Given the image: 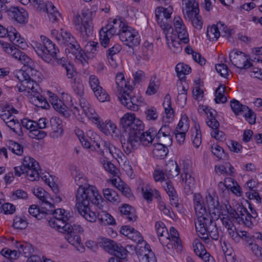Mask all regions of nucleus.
I'll use <instances>...</instances> for the list:
<instances>
[{"label":"nucleus","instance_id":"f257e3e1","mask_svg":"<svg viewBox=\"0 0 262 262\" xmlns=\"http://www.w3.org/2000/svg\"><path fill=\"white\" fill-rule=\"evenodd\" d=\"M71 215L63 209H57L54 212V218L51 219L49 222V226L55 228L60 232L66 233L64 238L67 241L74 246L76 249L82 252L84 248L82 245L81 238L76 231L70 230L71 225L68 223L70 221Z\"/></svg>","mask_w":262,"mask_h":262},{"label":"nucleus","instance_id":"f03ea898","mask_svg":"<svg viewBox=\"0 0 262 262\" xmlns=\"http://www.w3.org/2000/svg\"><path fill=\"white\" fill-rule=\"evenodd\" d=\"M76 201L77 210L81 211L93 205L102 210V203H104L97 188L93 185H86L85 187L78 188L76 194Z\"/></svg>","mask_w":262,"mask_h":262},{"label":"nucleus","instance_id":"7ed1b4c3","mask_svg":"<svg viewBox=\"0 0 262 262\" xmlns=\"http://www.w3.org/2000/svg\"><path fill=\"white\" fill-rule=\"evenodd\" d=\"M52 104L56 111L66 118L70 117V112L77 117V115H81V112L82 114L83 113L89 119H92V121L98 116L90 103L83 97L79 99L80 108L73 105L68 107L60 100L57 99H53Z\"/></svg>","mask_w":262,"mask_h":262},{"label":"nucleus","instance_id":"20e7f679","mask_svg":"<svg viewBox=\"0 0 262 262\" xmlns=\"http://www.w3.org/2000/svg\"><path fill=\"white\" fill-rule=\"evenodd\" d=\"M40 39L42 44L36 42L33 46L37 55L47 63H52L53 58L58 64L66 66V58L59 56V50L55 44L45 36L41 35Z\"/></svg>","mask_w":262,"mask_h":262},{"label":"nucleus","instance_id":"39448f33","mask_svg":"<svg viewBox=\"0 0 262 262\" xmlns=\"http://www.w3.org/2000/svg\"><path fill=\"white\" fill-rule=\"evenodd\" d=\"M215 220L208 215L195 221L196 231L206 243L209 240V237L215 241L219 238V232Z\"/></svg>","mask_w":262,"mask_h":262},{"label":"nucleus","instance_id":"423d86ee","mask_svg":"<svg viewBox=\"0 0 262 262\" xmlns=\"http://www.w3.org/2000/svg\"><path fill=\"white\" fill-rule=\"evenodd\" d=\"M73 23L80 33L83 40H87L92 34V20L88 12L83 11L81 17L79 15H75L73 18Z\"/></svg>","mask_w":262,"mask_h":262},{"label":"nucleus","instance_id":"0eeeda50","mask_svg":"<svg viewBox=\"0 0 262 262\" xmlns=\"http://www.w3.org/2000/svg\"><path fill=\"white\" fill-rule=\"evenodd\" d=\"M132 90L133 86H129L127 90H124L123 93L118 96V98L121 103L128 109L137 111L142 105L144 99L140 95H131L130 93Z\"/></svg>","mask_w":262,"mask_h":262},{"label":"nucleus","instance_id":"6e6552de","mask_svg":"<svg viewBox=\"0 0 262 262\" xmlns=\"http://www.w3.org/2000/svg\"><path fill=\"white\" fill-rule=\"evenodd\" d=\"M123 25H126L120 19H114V20L108 24L104 28H102L99 32L100 40L102 46L106 47L110 42V39L116 33L118 28L119 32L121 30Z\"/></svg>","mask_w":262,"mask_h":262},{"label":"nucleus","instance_id":"1a4fd4ad","mask_svg":"<svg viewBox=\"0 0 262 262\" xmlns=\"http://www.w3.org/2000/svg\"><path fill=\"white\" fill-rule=\"evenodd\" d=\"M173 12V7L168 6L167 8L159 7L155 10V16L156 20L163 30L164 33L172 32L171 25L169 23L168 20L170 19Z\"/></svg>","mask_w":262,"mask_h":262},{"label":"nucleus","instance_id":"9d476101","mask_svg":"<svg viewBox=\"0 0 262 262\" xmlns=\"http://www.w3.org/2000/svg\"><path fill=\"white\" fill-rule=\"evenodd\" d=\"M119 35L120 40L130 48L140 44L141 39L138 32L126 25H123Z\"/></svg>","mask_w":262,"mask_h":262},{"label":"nucleus","instance_id":"9b49d317","mask_svg":"<svg viewBox=\"0 0 262 262\" xmlns=\"http://www.w3.org/2000/svg\"><path fill=\"white\" fill-rule=\"evenodd\" d=\"M205 204L208 208L209 216L214 219H218L221 213L222 206L219 204L218 196L214 191L207 192L205 198Z\"/></svg>","mask_w":262,"mask_h":262},{"label":"nucleus","instance_id":"f8f14e48","mask_svg":"<svg viewBox=\"0 0 262 262\" xmlns=\"http://www.w3.org/2000/svg\"><path fill=\"white\" fill-rule=\"evenodd\" d=\"M22 165L26 169V176L31 181L39 179L40 170L39 163L31 157H25L22 162Z\"/></svg>","mask_w":262,"mask_h":262},{"label":"nucleus","instance_id":"ddd939ff","mask_svg":"<svg viewBox=\"0 0 262 262\" xmlns=\"http://www.w3.org/2000/svg\"><path fill=\"white\" fill-rule=\"evenodd\" d=\"M88 82L91 90L99 101L103 102L110 100L109 95L100 85L99 79L96 75H90Z\"/></svg>","mask_w":262,"mask_h":262},{"label":"nucleus","instance_id":"4468645a","mask_svg":"<svg viewBox=\"0 0 262 262\" xmlns=\"http://www.w3.org/2000/svg\"><path fill=\"white\" fill-rule=\"evenodd\" d=\"M140 133L128 132L127 140H121L124 151L126 155L133 152L141 144Z\"/></svg>","mask_w":262,"mask_h":262},{"label":"nucleus","instance_id":"2eb2a0df","mask_svg":"<svg viewBox=\"0 0 262 262\" xmlns=\"http://www.w3.org/2000/svg\"><path fill=\"white\" fill-rule=\"evenodd\" d=\"M229 58L231 62L237 68L246 69L252 66L246 54L237 50H234L229 53Z\"/></svg>","mask_w":262,"mask_h":262},{"label":"nucleus","instance_id":"dca6fc26","mask_svg":"<svg viewBox=\"0 0 262 262\" xmlns=\"http://www.w3.org/2000/svg\"><path fill=\"white\" fill-rule=\"evenodd\" d=\"M61 40L59 42L61 44L67 46L66 51H69V52L77 53L80 49V46L78 43L75 37L72 34L63 29L60 30Z\"/></svg>","mask_w":262,"mask_h":262},{"label":"nucleus","instance_id":"f3484780","mask_svg":"<svg viewBox=\"0 0 262 262\" xmlns=\"http://www.w3.org/2000/svg\"><path fill=\"white\" fill-rule=\"evenodd\" d=\"M3 48L5 52L10 54L14 59L18 60L24 66H28L31 62V58L25 53L21 52L17 46L6 43L3 47Z\"/></svg>","mask_w":262,"mask_h":262},{"label":"nucleus","instance_id":"a211bd4d","mask_svg":"<svg viewBox=\"0 0 262 262\" xmlns=\"http://www.w3.org/2000/svg\"><path fill=\"white\" fill-rule=\"evenodd\" d=\"M189 128V119L186 115H183L174 131L176 139L180 145L184 143L186 133L188 132Z\"/></svg>","mask_w":262,"mask_h":262},{"label":"nucleus","instance_id":"6ab92c4d","mask_svg":"<svg viewBox=\"0 0 262 262\" xmlns=\"http://www.w3.org/2000/svg\"><path fill=\"white\" fill-rule=\"evenodd\" d=\"M120 232L121 234L137 243L138 246L139 244L143 245V246H141L140 247L141 248L145 247V244H147L146 242L144 241L140 233L130 226H123L120 230Z\"/></svg>","mask_w":262,"mask_h":262},{"label":"nucleus","instance_id":"aec40b11","mask_svg":"<svg viewBox=\"0 0 262 262\" xmlns=\"http://www.w3.org/2000/svg\"><path fill=\"white\" fill-rule=\"evenodd\" d=\"M8 15L15 21L20 24H26L28 22V14L23 8L11 6L7 10Z\"/></svg>","mask_w":262,"mask_h":262},{"label":"nucleus","instance_id":"412c9836","mask_svg":"<svg viewBox=\"0 0 262 262\" xmlns=\"http://www.w3.org/2000/svg\"><path fill=\"white\" fill-rule=\"evenodd\" d=\"M100 130L104 134L113 135L115 134L117 129L116 125L110 120H106L103 122L98 115L93 121Z\"/></svg>","mask_w":262,"mask_h":262},{"label":"nucleus","instance_id":"4be33fe9","mask_svg":"<svg viewBox=\"0 0 262 262\" xmlns=\"http://www.w3.org/2000/svg\"><path fill=\"white\" fill-rule=\"evenodd\" d=\"M193 204L197 219L209 215L202 196L200 193H195L193 195Z\"/></svg>","mask_w":262,"mask_h":262},{"label":"nucleus","instance_id":"5701e85b","mask_svg":"<svg viewBox=\"0 0 262 262\" xmlns=\"http://www.w3.org/2000/svg\"><path fill=\"white\" fill-rule=\"evenodd\" d=\"M50 125L52 132L50 137L53 139H57L62 136L63 129L62 121L57 117H52L50 120Z\"/></svg>","mask_w":262,"mask_h":262},{"label":"nucleus","instance_id":"b1692460","mask_svg":"<svg viewBox=\"0 0 262 262\" xmlns=\"http://www.w3.org/2000/svg\"><path fill=\"white\" fill-rule=\"evenodd\" d=\"M18 91L20 92H27L28 94L31 96L35 92L40 91V86L36 81L31 78H29L27 81L24 82V83L17 84Z\"/></svg>","mask_w":262,"mask_h":262},{"label":"nucleus","instance_id":"393cba45","mask_svg":"<svg viewBox=\"0 0 262 262\" xmlns=\"http://www.w3.org/2000/svg\"><path fill=\"white\" fill-rule=\"evenodd\" d=\"M10 40L13 44V46H17L19 49H26L27 47V44L23 38H21L18 33L14 28H11L10 31L8 30V33L6 35Z\"/></svg>","mask_w":262,"mask_h":262},{"label":"nucleus","instance_id":"a878e982","mask_svg":"<svg viewBox=\"0 0 262 262\" xmlns=\"http://www.w3.org/2000/svg\"><path fill=\"white\" fill-rule=\"evenodd\" d=\"M56 210H54L52 208H50V209H45L43 207L39 209L36 205H32L29 207L28 212L32 216L36 217L38 220H41L45 217L47 214H53L54 216V212Z\"/></svg>","mask_w":262,"mask_h":262},{"label":"nucleus","instance_id":"bb28decb","mask_svg":"<svg viewBox=\"0 0 262 262\" xmlns=\"http://www.w3.org/2000/svg\"><path fill=\"white\" fill-rule=\"evenodd\" d=\"M202 108L207 115V119L206 120L207 125L212 129H216L219 127L220 123L215 117L216 112L209 106H202Z\"/></svg>","mask_w":262,"mask_h":262},{"label":"nucleus","instance_id":"cd10ccee","mask_svg":"<svg viewBox=\"0 0 262 262\" xmlns=\"http://www.w3.org/2000/svg\"><path fill=\"white\" fill-rule=\"evenodd\" d=\"M186 19L191 21L192 26L196 29L200 30L203 26V21L201 16L199 15V9L190 11L189 13H183Z\"/></svg>","mask_w":262,"mask_h":262},{"label":"nucleus","instance_id":"c85d7f7f","mask_svg":"<svg viewBox=\"0 0 262 262\" xmlns=\"http://www.w3.org/2000/svg\"><path fill=\"white\" fill-rule=\"evenodd\" d=\"M41 89L40 91L35 92L32 95L30 99V101L35 106L41 107L42 108H48L49 104L47 101L46 98L41 95Z\"/></svg>","mask_w":262,"mask_h":262},{"label":"nucleus","instance_id":"c756f323","mask_svg":"<svg viewBox=\"0 0 262 262\" xmlns=\"http://www.w3.org/2000/svg\"><path fill=\"white\" fill-rule=\"evenodd\" d=\"M136 119L134 113H126L120 119V125L125 132H128Z\"/></svg>","mask_w":262,"mask_h":262},{"label":"nucleus","instance_id":"7c9ffc66","mask_svg":"<svg viewBox=\"0 0 262 262\" xmlns=\"http://www.w3.org/2000/svg\"><path fill=\"white\" fill-rule=\"evenodd\" d=\"M119 211L122 215L129 221L136 220L137 215L135 209L131 206L124 204L119 207Z\"/></svg>","mask_w":262,"mask_h":262},{"label":"nucleus","instance_id":"2f4dec72","mask_svg":"<svg viewBox=\"0 0 262 262\" xmlns=\"http://www.w3.org/2000/svg\"><path fill=\"white\" fill-rule=\"evenodd\" d=\"M169 32L164 33L165 35V38L166 39L167 43L169 47L174 52H179L182 51V47L181 46L180 41L179 39H176L175 37L173 36L172 34L169 35Z\"/></svg>","mask_w":262,"mask_h":262},{"label":"nucleus","instance_id":"473e14b6","mask_svg":"<svg viewBox=\"0 0 262 262\" xmlns=\"http://www.w3.org/2000/svg\"><path fill=\"white\" fill-rule=\"evenodd\" d=\"M45 10L48 13L50 21L53 23L57 21L60 14L52 2H47L46 4L45 3V9L42 11H45Z\"/></svg>","mask_w":262,"mask_h":262},{"label":"nucleus","instance_id":"72a5a7b5","mask_svg":"<svg viewBox=\"0 0 262 262\" xmlns=\"http://www.w3.org/2000/svg\"><path fill=\"white\" fill-rule=\"evenodd\" d=\"M156 134V133H154L152 129H149L148 131L145 132L143 131L140 137L141 144L144 146H148L151 145Z\"/></svg>","mask_w":262,"mask_h":262},{"label":"nucleus","instance_id":"f704fd0d","mask_svg":"<svg viewBox=\"0 0 262 262\" xmlns=\"http://www.w3.org/2000/svg\"><path fill=\"white\" fill-rule=\"evenodd\" d=\"M165 172L168 178H173L180 173V168L177 162L171 161L166 164Z\"/></svg>","mask_w":262,"mask_h":262},{"label":"nucleus","instance_id":"c9c22d12","mask_svg":"<svg viewBox=\"0 0 262 262\" xmlns=\"http://www.w3.org/2000/svg\"><path fill=\"white\" fill-rule=\"evenodd\" d=\"M99 44L97 42L89 41L84 46V52L89 58H93L98 52Z\"/></svg>","mask_w":262,"mask_h":262},{"label":"nucleus","instance_id":"e433bc0d","mask_svg":"<svg viewBox=\"0 0 262 262\" xmlns=\"http://www.w3.org/2000/svg\"><path fill=\"white\" fill-rule=\"evenodd\" d=\"M33 193L42 202V203L49 206L50 208H54V206L52 203L48 200L49 195L48 193L42 188L38 187L36 189H34L33 190Z\"/></svg>","mask_w":262,"mask_h":262},{"label":"nucleus","instance_id":"4c0bfd02","mask_svg":"<svg viewBox=\"0 0 262 262\" xmlns=\"http://www.w3.org/2000/svg\"><path fill=\"white\" fill-rule=\"evenodd\" d=\"M152 153L155 157L159 159H164L168 152L167 147L163 144L157 143L154 145Z\"/></svg>","mask_w":262,"mask_h":262},{"label":"nucleus","instance_id":"58836bf2","mask_svg":"<svg viewBox=\"0 0 262 262\" xmlns=\"http://www.w3.org/2000/svg\"><path fill=\"white\" fill-rule=\"evenodd\" d=\"M116 244L114 241L106 238H101L98 243L100 247L110 254L114 251V248Z\"/></svg>","mask_w":262,"mask_h":262},{"label":"nucleus","instance_id":"ea45409f","mask_svg":"<svg viewBox=\"0 0 262 262\" xmlns=\"http://www.w3.org/2000/svg\"><path fill=\"white\" fill-rule=\"evenodd\" d=\"M71 86L74 93L80 98L83 97L84 91V85L80 78H74L71 82Z\"/></svg>","mask_w":262,"mask_h":262},{"label":"nucleus","instance_id":"a19ab883","mask_svg":"<svg viewBox=\"0 0 262 262\" xmlns=\"http://www.w3.org/2000/svg\"><path fill=\"white\" fill-rule=\"evenodd\" d=\"M143 248L144 253L140 258L141 262H157L155 254L150 249V246L145 244V247Z\"/></svg>","mask_w":262,"mask_h":262},{"label":"nucleus","instance_id":"79ce46f5","mask_svg":"<svg viewBox=\"0 0 262 262\" xmlns=\"http://www.w3.org/2000/svg\"><path fill=\"white\" fill-rule=\"evenodd\" d=\"M143 198L148 202H151L152 197L155 196L156 198L160 196V192L157 189L152 190L149 186H146L141 189Z\"/></svg>","mask_w":262,"mask_h":262},{"label":"nucleus","instance_id":"37998d69","mask_svg":"<svg viewBox=\"0 0 262 262\" xmlns=\"http://www.w3.org/2000/svg\"><path fill=\"white\" fill-rule=\"evenodd\" d=\"M163 105L165 109L166 117L169 120L172 119L174 116V111L171 107V97L169 94H167L165 96ZM168 121L170 122V120Z\"/></svg>","mask_w":262,"mask_h":262},{"label":"nucleus","instance_id":"c03bdc74","mask_svg":"<svg viewBox=\"0 0 262 262\" xmlns=\"http://www.w3.org/2000/svg\"><path fill=\"white\" fill-rule=\"evenodd\" d=\"M199 9V4L195 0H182L183 13Z\"/></svg>","mask_w":262,"mask_h":262},{"label":"nucleus","instance_id":"a18cd8bd","mask_svg":"<svg viewBox=\"0 0 262 262\" xmlns=\"http://www.w3.org/2000/svg\"><path fill=\"white\" fill-rule=\"evenodd\" d=\"M97 218L99 222L104 225H114L115 220L113 217L106 211H100L98 212Z\"/></svg>","mask_w":262,"mask_h":262},{"label":"nucleus","instance_id":"49530a36","mask_svg":"<svg viewBox=\"0 0 262 262\" xmlns=\"http://www.w3.org/2000/svg\"><path fill=\"white\" fill-rule=\"evenodd\" d=\"M116 84L117 86L118 91L119 92V94L121 95L123 93L124 90H127L130 85L127 84L126 81L124 79V76L123 73H118L116 76Z\"/></svg>","mask_w":262,"mask_h":262},{"label":"nucleus","instance_id":"de8ad7c7","mask_svg":"<svg viewBox=\"0 0 262 262\" xmlns=\"http://www.w3.org/2000/svg\"><path fill=\"white\" fill-rule=\"evenodd\" d=\"M15 247L20 252V253L23 252L24 256L26 257H29L32 255L33 252V248L31 245L28 243H20L19 242H16Z\"/></svg>","mask_w":262,"mask_h":262},{"label":"nucleus","instance_id":"09e8293b","mask_svg":"<svg viewBox=\"0 0 262 262\" xmlns=\"http://www.w3.org/2000/svg\"><path fill=\"white\" fill-rule=\"evenodd\" d=\"M111 145L112 143L107 141H103L101 143L96 144L99 152L103 157L102 159H108Z\"/></svg>","mask_w":262,"mask_h":262},{"label":"nucleus","instance_id":"8fccbe9b","mask_svg":"<svg viewBox=\"0 0 262 262\" xmlns=\"http://www.w3.org/2000/svg\"><path fill=\"white\" fill-rule=\"evenodd\" d=\"M100 162L103 165L104 168L106 171L113 176H117L119 170L111 162L108 161L107 159H101V158H100Z\"/></svg>","mask_w":262,"mask_h":262},{"label":"nucleus","instance_id":"3c124183","mask_svg":"<svg viewBox=\"0 0 262 262\" xmlns=\"http://www.w3.org/2000/svg\"><path fill=\"white\" fill-rule=\"evenodd\" d=\"M114 251L111 253V254L115 256V257L118 258L119 259H125L128 255V251L120 244H116L114 247Z\"/></svg>","mask_w":262,"mask_h":262},{"label":"nucleus","instance_id":"603ef678","mask_svg":"<svg viewBox=\"0 0 262 262\" xmlns=\"http://www.w3.org/2000/svg\"><path fill=\"white\" fill-rule=\"evenodd\" d=\"M171 134H173L168 124H165L162 126L158 133V138L161 137V135L164 137H167L168 142V143L171 144L172 143Z\"/></svg>","mask_w":262,"mask_h":262},{"label":"nucleus","instance_id":"864d4df0","mask_svg":"<svg viewBox=\"0 0 262 262\" xmlns=\"http://www.w3.org/2000/svg\"><path fill=\"white\" fill-rule=\"evenodd\" d=\"M104 198L113 203L119 202V197L117 192L112 189L105 188L103 190Z\"/></svg>","mask_w":262,"mask_h":262},{"label":"nucleus","instance_id":"5fc2aeb1","mask_svg":"<svg viewBox=\"0 0 262 262\" xmlns=\"http://www.w3.org/2000/svg\"><path fill=\"white\" fill-rule=\"evenodd\" d=\"M230 106L236 115L241 112H246L248 109L247 106L242 104L239 101L235 99H233L230 101Z\"/></svg>","mask_w":262,"mask_h":262},{"label":"nucleus","instance_id":"6e6d98bb","mask_svg":"<svg viewBox=\"0 0 262 262\" xmlns=\"http://www.w3.org/2000/svg\"><path fill=\"white\" fill-rule=\"evenodd\" d=\"M176 72L180 78L184 77L185 75L188 74L191 71V68L183 63H179L176 67Z\"/></svg>","mask_w":262,"mask_h":262},{"label":"nucleus","instance_id":"4d7b16f0","mask_svg":"<svg viewBox=\"0 0 262 262\" xmlns=\"http://www.w3.org/2000/svg\"><path fill=\"white\" fill-rule=\"evenodd\" d=\"M221 33L218 30L217 26L214 25L207 28L206 35L209 40H216L220 37Z\"/></svg>","mask_w":262,"mask_h":262},{"label":"nucleus","instance_id":"13d9d810","mask_svg":"<svg viewBox=\"0 0 262 262\" xmlns=\"http://www.w3.org/2000/svg\"><path fill=\"white\" fill-rule=\"evenodd\" d=\"M169 238L174 241L175 246L179 250H182L181 241L180 239L179 235L177 230L173 227H171L168 231Z\"/></svg>","mask_w":262,"mask_h":262},{"label":"nucleus","instance_id":"bf43d9fd","mask_svg":"<svg viewBox=\"0 0 262 262\" xmlns=\"http://www.w3.org/2000/svg\"><path fill=\"white\" fill-rule=\"evenodd\" d=\"M226 87L224 85H220L215 91L216 103H225L227 101V97L224 95Z\"/></svg>","mask_w":262,"mask_h":262},{"label":"nucleus","instance_id":"052dcab7","mask_svg":"<svg viewBox=\"0 0 262 262\" xmlns=\"http://www.w3.org/2000/svg\"><path fill=\"white\" fill-rule=\"evenodd\" d=\"M91 207H88L86 209H84L83 210H78V212L82 215L85 220L90 222H94L96 221L97 215L95 213L92 211L91 210Z\"/></svg>","mask_w":262,"mask_h":262},{"label":"nucleus","instance_id":"680f3d73","mask_svg":"<svg viewBox=\"0 0 262 262\" xmlns=\"http://www.w3.org/2000/svg\"><path fill=\"white\" fill-rule=\"evenodd\" d=\"M155 229L159 238L161 237L163 239L165 237L169 236L168 231L165 224L162 222H157L156 223Z\"/></svg>","mask_w":262,"mask_h":262},{"label":"nucleus","instance_id":"e2e57ef3","mask_svg":"<svg viewBox=\"0 0 262 262\" xmlns=\"http://www.w3.org/2000/svg\"><path fill=\"white\" fill-rule=\"evenodd\" d=\"M159 241L163 246L164 247L165 251L167 250H171L174 248L178 252L182 251V250H179L175 246L174 241H172L170 238L169 236L165 237V238L161 237L159 238Z\"/></svg>","mask_w":262,"mask_h":262},{"label":"nucleus","instance_id":"0e129e2a","mask_svg":"<svg viewBox=\"0 0 262 262\" xmlns=\"http://www.w3.org/2000/svg\"><path fill=\"white\" fill-rule=\"evenodd\" d=\"M74 172L75 173L74 176L75 182L79 186V188L85 187L86 185H90L87 183L88 181L83 173H80L77 170H75Z\"/></svg>","mask_w":262,"mask_h":262},{"label":"nucleus","instance_id":"69168bd1","mask_svg":"<svg viewBox=\"0 0 262 262\" xmlns=\"http://www.w3.org/2000/svg\"><path fill=\"white\" fill-rule=\"evenodd\" d=\"M38 128H35L33 129L32 131H30L29 133V136L33 139H36L37 140H41L43 139L47 136V134L46 132L40 130Z\"/></svg>","mask_w":262,"mask_h":262},{"label":"nucleus","instance_id":"338daca9","mask_svg":"<svg viewBox=\"0 0 262 262\" xmlns=\"http://www.w3.org/2000/svg\"><path fill=\"white\" fill-rule=\"evenodd\" d=\"M144 125L141 120L136 118L128 132L140 133L143 131Z\"/></svg>","mask_w":262,"mask_h":262},{"label":"nucleus","instance_id":"774afa93","mask_svg":"<svg viewBox=\"0 0 262 262\" xmlns=\"http://www.w3.org/2000/svg\"><path fill=\"white\" fill-rule=\"evenodd\" d=\"M9 149L17 155H21L23 153V146L17 142L10 141L9 143Z\"/></svg>","mask_w":262,"mask_h":262}]
</instances>
